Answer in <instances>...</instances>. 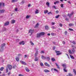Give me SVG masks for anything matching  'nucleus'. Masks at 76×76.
<instances>
[{
	"label": "nucleus",
	"mask_w": 76,
	"mask_h": 76,
	"mask_svg": "<svg viewBox=\"0 0 76 76\" xmlns=\"http://www.w3.org/2000/svg\"><path fill=\"white\" fill-rule=\"evenodd\" d=\"M59 26L61 27H62L63 26V24H62L61 23H60L59 24Z\"/></svg>",
	"instance_id": "a18cd8bd"
},
{
	"label": "nucleus",
	"mask_w": 76,
	"mask_h": 76,
	"mask_svg": "<svg viewBox=\"0 0 76 76\" xmlns=\"http://www.w3.org/2000/svg\"><path fill=\"white\" fill-rule=\"evenodd\" d=\"M54 71H56V72H58V70H57V69H54Z\"/></svg>",
	"instance_id": "c9c22d12"
},
{
	"label": "nucleus",
	"mask_w": 76,
	"mask_h": 76,
	"mask_svg": "<svg viewBox=\"0 0 76 76\" xmlns=\"http://www.w3.org/2000/svg\"><path fill=\"white\" fill-rule=\"evenodd\" d=\"M3 31H6V28H3Z\"/></svg>",
	"instance_id": "58836bf2"
},
{
	"label": "nucleus",
	"mask_w": 76,
	"mask_h": 76,
	"mask_svg": "<svg viewBox=\"0 0 76 76\" xmlns=\"http://www.w3.org/2000/svg\"><path fill=\"white\" fill-rule=\"evenodd\" d=\"M42 59H46V57H45L44 56H42Z\"/></svg>",
	"instance_id": "b1692460"
},
{
	"label": "nucleus",
	"mask_w": 76,
	"mask_h": 76,
	"mask_svg": "<svg viewBox=\"0 0 76 76\" xmlns=\"http://www.w3.org/2000/svg\"><path fill=\"white\" fill-rule=\"evenodd\" d=\"M51 24L52 25H54L55 24V23L54 22H52L51 23Z\"/></svg>",
	"instance_id": "5fc2aeb1"
},
{
	"label": "nucleus",
	"mask_w": 76,
	"mask_h": 76,
	"mask_svg": "<svg viewBox=\"0 0 76 76\" xmlns=\"http://www.w3.org/2000/svg\"><path fill=\"white\" fill-rule=\"evenodd\" d=\"M69 75H67V76H73V75L69 73L68 74Z\"/></svg>",
	"instance_id": "e433bc0d"
},
{
	"label": "nucleus",
	"mask_w": 76,
	"mask_h": 76,
	"mask_svg": "<svg viewBox=\"0 0 76 76\" xmlns=\"http://www.w3.org/2000/svg\"><path fill=\"white\" fill-rule=\"evenodd\" d=\"M73 72H74L75 75H76V70H75V69H73Z\"/></svg>",
	"instance_id": "393cba45"
},
{
	"label": "nucleus",
	"mask_w": 76,
	"mask_h": 76,
	"mask_svg": "<svg viewBox=\"0 0 76 76\" xmlns=\"http://www.w3.org/2000/svg\"><path fill=\"white\" fill-rule=\"evenodd\" d=\"M74 25V24L73 23H70L69 24V26H73Z\"/></svg>",
	"instance_id": "a878e982"
},
{
	"label": "nucleus",
	"mask_w": 76,
	"mask_h": 76,
	"mask_svg": "<svg viewBox=\"0 0 76 76\" xmlns=\"http://www.w3.org/2000/svg\"><path fill=\"white\" fill-rule=\"evenodd\" d=\"M33 32H34V30L30 29L29 30L28 33H31V34L30 35V36H31V35H32V34H33Z\"/></svg>",
	"instance_id": "20e7f679"
},
{
	"label": "nucleus",
	"mask_w": 76,
	"mask_h": 76,
	"mask_svg": "<svg viewBox=\"0 0 76 76\" xmlns=\"http://www.w3.org/2000/svg\"><path fill=\"white\" fill-rule=\"evenodd\" d=\"M35 14H38V13H39V11L38 9H37L36 11H35Z\"/></svg>",
	"instance_id": "dca6fc26"
},
{
	"label": "nucleus",
	"mask_w": 76,
	"mask_h": 76,
	"mask_svg": "<svg viewBox=\"0 0 76 76\" xmlns=\"http://www.w3.org/2000/svg\"><path fill=\"white\" fill-rule=\"evenodd\" d=\"M11 23H15V20H12Z\"/></svg>",
	"instance_id": "412c9836"
},
{
	"label": "nucleus",
	"mask_w": 76,
	"mask_h": 76,
	"mask_svg": "<svg viewBox=\"0 0 76 76\" xmlns=\"http://www.w3.org/2000/svg\"><path fill=\"white\" fill-rule=\"evenodd\" d=\"M4 69V67H1L0 69V70H1V71H3V70Z\"/></svg>",
	"instance_id": "4be33fe9"
},
{
	"label": "nucleus",
	"mask_w": 76,
	"mask_h": 76,
	"mask_svg": "<svg viewBox=\"0 0 76 76\" xmlns=\"http://www.w3.org/2000/svg\"><path fill=\"white\" fill-rule=\"evenodd\" d=\"M62 43L63 44H65V42H64V41H63L62 42Z\"/></svg>",
	"instance_id": "bf43d9fd"
},
{
	"label": "nucleus",
	"mask_w": 76,
	"mask_h": 76,
	"mask_svg": "<svg viewBox=\"0 0 76 76\" xmlns=\"http://www.w3.org/2000/svg\"><path fill=\"white\" fill-rule=\"evenodd\" d=\"M55 52L57 53V56H59V55L61 54V53H60V51H57V50H56Z\"/></svg>",
	"instance_id": "39448f33"
},
{
	"label": "nucleus",
	"mask_w": 76,
	"mask_h": 76,
	"mask_svg": "<svg viewBox=\"0 0 76 76\" xmlns=\"http://www.w3.org/2000/svg\"><path fill=\"white\" fill-rule=\"evenodd\" d=\"M46 59H48V60H50V57H47Z\"/></svg>",
	"instance_id": "864d4df0"
},
{
	"label": "nucleus",
	"mask_w": 76,
	"mask_h": 76,
	"mask_svg": "<svg viewBox=\"0 0 76 76\" xmlns=\"http://www.w3.org/2000/svg\"><path fill=\"white\" fill-rule=\"evenodd\" d=\"M9 24V22H6V23H5L4 26H7Z\"/></svg>",
	"instance_id": "9b49d317"
},
{
	"label": "nucleus",
	"mask_w": 76,
	"mask_h": 76,
	"mask_svg": "<svg viewBox=\"0 0 76 76\" xmlns=\"http://www.w3.org/2000/svg\"><path fill=\"white\" fill-rule=\"evenodd\" d=\"M38 23H37L36 25L34 27V28H37V27H38Z\"/></svg>",
	"instance_id": "473e14b6"
},
{
	"label": "nucleus",
	"mask_w": 76,
	"mask_h": 76,
	"mask_svg": "<svg viewBox=\"0 0 76 76\" xmlns=\"http://www.w3.org/2000/svg\"><path fill=\"white\" fill-rule=\"evenodd\" d=\"M4 10H0L1 13H4Z\"/></svg>",
	"instance_id": "bb28decb"
},
{
	"label": "nucleus",
	"mask_w": 76,
	"mask_h": 76,
	"mask_svg": "<svg viewBox=\"0 0 76 76\" xmlns=\"http://www.w3.org/2000/svg\"><path fill=\"white\" fill-rule=\"evenodd\" d=\"M35 58L34 59L35 61H39V59L37 57H35Z\"/></svg>",
	"instance_id": "1a4fd4ad"
},
{
	"label": "nucleus",
	"mask_w": 76,
	"mask_h": 76,
	"mask_svg": "<svg viewBox=\"0 0 76 76\" xmlns=\"http://www.w3.org/2000/svg\"><path fill=\"white\" fill-rule=\"evenodd\" d=\"M30 6H31V4H29L28 5V7H30Z\"/></svg>",
	"instance_id": "680f3d73"
},
{
	"label": "nucleus",
	"mask_w": 76,
	"mask_h": 76,
	"mask_svg": "<svg viewBox=\"0 0 76 76\" xmlns=\"http://www.w3.org/2000/svg\"><path fill=\"white\" fill-rule=\"evenodd\" d=\"M54 33H51V35H54Z\"/></svg>",
	"instance_id": "774afa93"
},
{
	"label": "nucleus",
	"mask_w": 76,
	"mask_h": 76,
	"mask_svg": "<svg viewBox=\"0 0 76 76\" xmlns=\"http://www.w3.org/2000/svg\"><path fill=\"white\" fill-rule=\"evenodd\" d=\"M29 17H30V16L29 15H27L26 16V18L27 19H28L29 18Z\"/></svg>",
	"instance_id": "c03bdc74"
},
{
	"label": "nucleus",
	"mask_w": 76,
	"mask_h": 76,
	"mask_svg": "<svg viewBox=\"0 0 76 76\" xmlns=\"http://www.w3.org/2000/svg\"><path fill=\"white\" fill-rule=\"evenodd\" d=\"M19 76H24V75H22V74H19L18 75Z\"/></svg>",
	"instance_id": "4d7b16f0"
},
{
	"label": "nucleus",
	"mask_w": 76,
	"mask_h": 76,
	"mask_svg": "<svg viewBox=\"0 0 76 76\" xmlns=\"http://www.w3.org/2000/svg\"><path fill=\"white\" fill-rule=\"evenodd\" d=\"M46 5H47V6H48V7H49V6H50V3H49V2H47L46 3Z\"/></svg>",
	"instance_id": "7c9ffc66"
},
{
	"label": "nucleus",
	"mask_w": 76,
	"mask_h": 76,
	"mask_svg": "<svg viewBox=\"0 0 76 76\" xmlns=\"http://www.w3.org/2000/svg\"><path fill=\"white\" fill-rule=\"evenodd\" d=\"M18 0H12V3H15V2H16V1H17Z\"/></svg>",
	"instance_id": "5701e85b"
},
{
	"label": "nucleus",
	"mask_w": 76,
	"mask_h": 76,
	"mask_svg": "<svg viewBox=\"0 0 76 76\" xmlns=\"http://www.w3.org/2000/svg\"><path fill=\"white\" fill-rule=\"evenodd\" d=\"M61 7L62 8H63V7H64V6H63V4H61Z\"/></svg>",
	"instance_id": "f704fd0d"
},
{
	"label": "nucleus",
	"mask_w": 76,
	"mask_h": 76,
	"mask_svg": "<svg viewBox=\"0 0 76 76\" xmlns=\"http://www.w3.org/2000/svg\"><path fill=\"white\" fill-rule=\"evenodd\" d=\"M20 63L22 64H23L24 65H26V63H25V62L23 61H20Z\"/></svg>",
	"instance_id": "0eeeda50"
},
{
	"label": "nucleus",
	"mask_w": 76,
	"mask_h": 76,
	"mask_svg": "<svg viewBox=\"0 0 76 76\" xmlns=\"http://www.w3.org/2000/svg\"><path fill=\"white\" fill-rule=\"evenodd\" d=\"M2 5H3L4 7V3H0V7H1V6H2Z\"/></svg>",
	"instance_id": "f8f14e48"
},
{
	"label": "nucleus",
	"mask_w": 76,
	"mask_h": 76,
	"mask_svg": "<svg viewBox=\"0 0 76 76\" xmlns=\"http://www.w3.org/2000/svg\"><path fill=\"white\" fill-rule=\"evenodd\" d=\"M26 71L27 72H29V71H30V70L28 69V68H27V67H26Z\"/></svg>",
	"instance_id": "f3484780"
},
{
	"label": "nucleus",
	"mask_w": 76,
	"mask_h": 76,
	"mask_svg": "<svg viewBox=\"0 0 76 76\" xmlns=\"http://www.w3.org/2000/svg\"><path fill=\"white\" fill-rule=\"evenodd\" d=\"M72 44H74V45H75V44H76L75 43V42L73 41L72 42Z\"/></svg>",
	"instance_id": "09e8293b"
},
{
	"label": "nucleus",
	"mask_w": 76,
	"mask_h": 76,
	"mask_svg": "<svg viewBox=\"0 0 76 76\" xmlns=\"http://www.w3.org/2000/svg\"><path fill=\"white\" fill-rule=\"evenodd\" d=\"M48 12V10H45L44 11V13H47Z\"/></svg>",
	"instance_id": "c756f323"
},
{
	"label": "nucleus",
	"mask_w": 76,
	"mask_h": 76,
	"mask_svg": "<svg viewBox=\"0 0 76 76\" xmlns=\"http://www.w3.org/2000/svg\"><path fill=\"white\" fill-rule=\"evenodd\" d=\"M66 20V21H68L69 20V19L67 18H66L65 19Z\"/></svg>",
	"instance_id": "13d9d810"
},
{
	"label": "nucleus",
	"mask_w": 76,
	"mask_h": 76,
	"mask_svg": "<svg viewBox=\"0 0 76 76\" xmlns=\"http://www.w3.org/2000/svg\"><path fill=\"white\" fill-rule=\"evenodd\" d=\"M8 72H9V70H8V69H7V68L6 69V72L7 73H8Z\"/></svg>",
	"instance_id": "37998d69"
},
{
	"label": "nucleus",
	"mask_w": 76,
	"mask_h": 76,
	"mask_svg": "<svg viewBox=\"0 0 76 76\" xmlns=\"http://www.w3.org/2000/svg\"><path fill=\"white\" fill-rule=\"evenodd\" d=\"M40 64L41 66H43V65H44L43 64H42V63H40Z\"/></svg>",
	"instance_id": "3c124183"
},
{
	"label": "nucleus",
	"mask_w": 76,
	"mask_h": 76,
	"mask_svg": "<svg viewBox=\"0 0 76 76\" xmlns=\"http://www.w3.org/2000/svg\"><path fill=\"white\" fill-rule=\"evenodd\" d=\"M51 14V12H48V15H49V14Z\"/></svg>",
	"instance_id": "0e129e2a"
},
{
	"label": "nucleus",
	"mask_w": 76,
	"mask_h": 76,
	"mask_svg": "<svg viewBox=\"0 0 76 76\" xmlns=\"http://www.w3.org/2000/svg\"><path fill=\"white\" fill-rule=\"evenodd\" d=\"M44 71L46 73H47V72H50V71L47 70V69H45L44 70Z\"/></svg>",
	"instance_id": "aec40b11"
},
{
	"label": "nucleus",
	"mask_w": 76,
	"mask_h": 76,
	"mask_svg": "<svg viewBox=\"0 0 76 76\" xmlns=\"http://www.w3.org/2000/svg\"><path fill=\"white\" fill-rule=\"evenodd\" d=\"M64 71V72H67V70H66V68H64L63 69Z\"/></svg>",
	"instance_id": "72a5a7b5"
},
{
	"label": "nucleus",
	"mask_w": 76,
	"mask_h": 76,
	"mask_svg": "<svg viewBox=\"0 0 76 76\" xmlns=\"http://www.w3.org/2000/svg\"><path fill=\"white\" fill-rule=\"evenodd\" d=\"M24 3H25V1L24 0H23L21 2V3L22 4H24Z\"/></svg>",
	"instance_id": "79ce46f5"
},
{
	"label": "nucleus",
	"mask_w": 76,
	"mask_h": 76,
	"mask_svg": "<svg viewBox=\"0 0 76 76\" xmlns=\"http://www.w3.org/2000/svg\"><path fill=\"white\" fill-rule=\"evenodd\" d=\"M59 17H60V15H58L57 16H56L55 18L56 19H58Z\"/></svg>",
	"instance_id": "2f4dec72"
},
{
	"label": "nucleus",
	"mask_w": 76,
	"mask_h": 76,
	"mask_svg": "<svg viewBox=\"0 0 76 76\" xmlns=\"http://www.w3.org/2000/svg\"><path fill=\"white\" fill-rule=\"evenodd\" d=\"M68 52L70 54H74L75 52V50L74 48H73L72 49V50H68Z\"/></svg>",
	"instance_id": "f03ea898"
},
{
	"label": "nucleus",
	"mask_w": 76,
	"mask_h": 76,
	"mask_svg": "<svg viewBox=\"0 0 76 76\" xmlns=\"http://www.w3.org/2000/svg\"><path fill=\"white\" fill-rule=\"evenodd\" d=\"M44 64L46 66H47L48 67H50V66L49 64H48L47 63H45Z\"/></svg>",
	"instance_id": "9d476101"
},
{
	"label": "nucleus",
	"mask_w": 76,
	"mask_h": 76,
	"mask_svg": "<svg viewBox=\"0 0 76 76\" xmlns=\"http://www.w3.org/2000/svg\"><path fill=\"white\" fill-rule=\"evenodd\" d=\"M7 74H8V76H9V75H10V74H11V72H10Z\"/></svg>",
	"instance_id": "de8ad7c7"
},
{
	"label": "nucleus",
	"mask_w": 76,
	"mask_h": 76,
	"mask_svg": "<svg viewBox=\"0 0 76 76\" xmlns=\"http://www.w3.org/2000/svg\"><path fill=\"white\" fill-rule=\"evenodd\" d=\"M22 56V54H18V56L19 57H20V56Z\"/></svg>",
	"instance_id": "8fccbe9b"
},
{
	"label": "nucleus",
	"mask_w": 76,
	"mask_h": 76,
	"mask_svg": "<svg viewBox=\"0 0 76 76\" xmlns=\"http://www.w3.org/2000/svg\"><path fill=\"white\" fill-rule=\"evenodd\" d=\"M73 13H74L73 12H71V13H70V14L69 13V14H68L67 16H69V18H71V17L72 16V15H73Z\"/></svg>",
	"instance_id": "7ed1b4c3"
},
{
	"label": "nucleus",
	"mask_w": 76,
	"mask_h": 76,
	"mask_svg": "<svg viewBox=\"0 0 76 76\" xmlns=\"http://www.w3.org/2000/svg\"><path fill=\"white\" fill-rule=\"evenodd\" d=\"M19 44H20V45H21L22 44L23 45H24L25 44V43L24 42V41H22L20 42L19 43Z\"/></svg>",
	"instance_id": "6e6552de"
},
{
	"label": "nucleus",
	"mask_w": 76,
	"mask_h": 76,
	"mask_svg": "<svg viewBox=\"0 0 76 76\" xmlns=\"http://www.w3.org/2000/svg\"><path fill=\"white\" fill-rule=\"evenodd\" d=\"M53 29H54V26H53L51 27Z\"/></svg>",
	"instance_id": "69168bd1"
},
{
	"label": "nucleus",
	"mask_w": 76,
	"mask_h": 76,
	"mask_svg": "<svg viewBox=\"0 0 76 76\" xmlns=\"http://www.w3.org/2000/svg\"><path fill=\"white\" fill-rule=\"evenodd\" d=\"M45 29H48V26H45Z\"/></svg>",
	"instance_id": "c85d7f7f"
},
{
	"label": "nucleus",
	"mask_w": 76,
	"mask_h": 76,
	"mask_svg": "<svg viewBox=\"0 0 76 76\" xmlns=\"http://www.w3.org/2000/svg\"><path fill=\"white\" fill-rule=\"evenodd\" d=\"M15 60L17 61H18V62H19V58L18 57H17L15 58Z\"/></svg>",
	"instance_id": "4468645a"
},
{
	"label": "nucleus",
	"mask_w": 76,
	"mask_h": 76,
	"mask_svg": "<svg viewBox=\"0 0 76 76\" xmlns=\"http://www.w3.org/2000/svg\"><path fill=\"white\" fill-rule=\"evenodd\" d=\"M69 31H73V29L72 28H69Z\"/></svg>",
	"instance_id": "49530a36"
},
{
	"label": "nucleus",
	"mask_w": 76,
	"mask_h": 76,
	"mask_svg": "<svg viewBox=\"0 0 76 76\" xmlns=\"http://www.w3.org/2000/svg\"><path fill=\"white\" fill-rule=\"evenodd\" d=\"M41 53H44V52L43 51H41Z\"/></svg>",
	"instance_id": "338daca9"
},
{
	"label": "nucleus",
	"mask_w": 76,
	"mask_h": 76,
	"mask_svg": "<svg viewBox=\"0 0 76 76\" xmlns=\"http://www.w3.org/2000/svg\"><path fill=\"white\" fill-rule=\"evenodd\" d=\"M56 13H58V11L57 10L56 11Z\"/></svg>",
	"instance_id": "e2e57ef3"
},
{
	"label": "nucleus",
	"mask_w": 76,
	"mask_h": 76,
	"mask_svg": "<svg viewBox=\"0 0 76 76\" xmlns=\"http://www.w3.org/2000/svg\"><path fill=\"white\" fill-rule=\"evenodd\" d=\"M52 7L53 8H54V9H57V8L54 6H53Z\"/></svg>",
	"instance_id": "ea45409f"
},
{
	"label": "nucleus",
	"mask_w": 76,
	"mask_h": 76,
	"mask_svg": "<svg viewBox=\"0 0 76 76\" xmlns=\"http://www.w3.org/2000/svg\"><path fill=\"white\" fill-rule=\"evenodd\" d=\"M62 66V67H63L64 68V69H66V64H63Z\"/></svg>",
	"instance_id": "ddd939ff"
},
{
	"label": "nucleus",
	"mask_w": 76,
	"mask_h": 76,
	"mask_svg": "<svg viewBox=\"0 0 76 76\" xmlns=\"http://www.w3.org/2000/svg\"><path fill=\"white\" fill-rule=\"evenodd\" d=\"M51 60H52V61H55V59L54 58H52Z\"/></svg>",
	"instance_id": "a19ab883"
},
{
	"label": "nucleus",
	"mask_w": 76,
	"mask_h": 76,
	"mask_svg": "<svg viewBox=\"0 0 76 76\" xmlns=\"http://www.w3.org/2000/svg\"><path fill=\"white\" fill-rule=\"evenodd\" d=\"M55 64H56L57 67V68H58V69H60V67H59L58 65L57 64L55 63Z\"/></svg>",
	"instance_id": "6ab92c4d"
},
{
	"label": "nucleus",
	"mask_w": 76,
	"mask_h": 76,
	"mask_svg": "<svg viewBox=\"0 0 76 76\" xmlns=\"http://www.w3.org/2000/svg\"><path fill=\"white\" fill-rule=\"evenodd\" d=\"M67 31H66L65 32V35H67Z\"/></svg>",
	"instance_id": "603ef678"
},
{
	"label": "nucleus",
	"mask_w": 76,
	"mask_h": 76,
	"mask_svg": "<svg viewBox=\"0 0 76 76\" xmlns=\"http://www.w3.org/2000/svg\"><path fill=\"white\" fill-rule=\"evenodd\" d=\"M7 67L9 68L10 70H12V65H7Z\"/></svg>",
	"instance_id": "423d86ee"
},
{
	"label": "nucleus",
	"mask_w": 76,
	"mask_h": 76,
	"mask_svg": "<svg viewBox=\"0 0 76 76\" xmlns=\"http://www.w3.org/2000/svg\"><path fill=\"white\" fill-rule=\"evenodd\" d=\"M15 11H16V12H17L18 11V8H16L15 9Z\"/></svg>",
	"instance_id": "6e6d98bb"
},
{
	"label": "nucleus",
	"mask_w": 76,
	"mask_h": 76,
	"mask_svg": "<svg viewBox=\"0 0 76 76\" xmlns=\"http://www.w3.org/2000/svg\"><path fill=\"white\" fill-rule=\"evenodd\" d=\"M45 34V33L44 32H41L39 33H38L37 34V38H39L41 37V36L42 35H44Z\"/></svg>",
	"instance_id": "f257e3e1"
},
{
	"label": "nucleus",
	"mask_w": 76,
	"mask_h": 76,
	"mask_svg": "<svg viewBox=\"0 0 76 76\" xmlns=\"http://www.w3.org/2000/svg\"><path fill=\"white\" fill-rule=\"evenodd\" d=\"M5 46V43H4L1 45V48H3Z\"/></svg>",
	"instance_id": "a211bd4d"
},
{
	"label": "nucleus",
	"mask_w": 76,
	"mask_h": 76,
	"mask_svg": "<svg viewBox=\"0 0 76 76\" xmlns=\"http://www.w3.org/2000/svg\"><path fill=\"white\" fill-rule=\"evenodd\" d=\"M70 56L71 58H72V59H74V57H73V56L70 55Z\"/></svg>",
	"instance_id": "4c0bfd02"
},
{
	"label": "nucleus",
	"mask_w": 76,
	"mask_h": 76,
	"mask_svg": "<svg viewBox=\"0 0 76 76\" xmlns=\"http://www.w3.org/2000/svg\"><path fill=\"white\" fill-rule=\"evenodd\" d=\"M30 44L31 45H34V44L32 42V41H30Z\"/></svg>",
	"instance_id": "cd10ccee"
},
{
	"label": "nucleus",
	"mask_w": 76,
	"mask_h": 76,
	"mask_svg": "<svg viewBox=\"0 0 76 76\" xmlns=\"http://www.w3.org/2000/svg\"><path fill=\"white\" fill-rule=\"evenodd\" d=\"M56 3H59V1H56Z\"/></svg>",
	"instance_id": "052dcab7"
},
{
	"label": "nucleus",
	"mask_w": 76,
	"mask_h": 76,
	"mask_svg": "<svg viewBox=\"0 0 76 76\" xmlns=\"http://www.w3.org/2000/svg\"><path fill=\"white\" fill-rule=\"evenodd\" d=\"M38 56V51H37L36 53H35L34 55V57H37V56Z\"/></svg>",
	"instance_id": "2eb2a0df"
}]
</instances>
